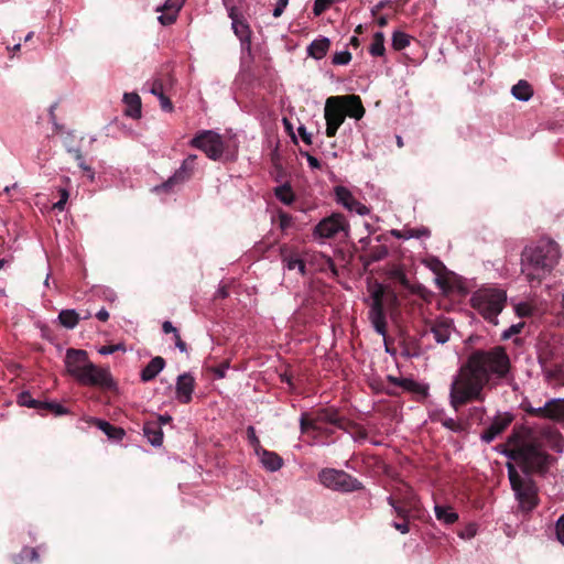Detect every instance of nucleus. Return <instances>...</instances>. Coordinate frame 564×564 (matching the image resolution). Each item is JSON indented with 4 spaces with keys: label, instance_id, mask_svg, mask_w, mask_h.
I'll list each match as a JSON object with an SVG mask.
<instances>
[{
    "label": "nucleus",
    "instance_id": "nucleus-29",
    "mask_svg": "<svg viewBox=\"0 0 564 564\" xmlns=\"http://www.w3.org/2000/svg\"><path fill=\"white\" fill-rule=\"evenodd\" d=\"M434 512L436 519L444 524H453L458 520V513L447 506L435 505Z\"/></svg>",
    "mask_w": 564,
    "mask_h": 564
},
{
    "label": "nucleus",
    "instance_id": "nucleus-35",
    "mask_svg": "<svg viewBox=\"0 0 564 564\" xmlns=\"http://www.w3.org/2000/svg\"><path fill=\"white\" fill-rule=\"evenodd\" d=\"M369 53L372 56H383L386 53L384 47V34L382 32H376L372 37V43L369 47Z\"/></svg>",
    "mask_w": 564,
    "mask_h": 564
},
{
    "label": "nucleus",
    "instance_id": "nucleus-32",
    "mask_svg": "<svg viewBox=\"0 0 564 564\" xmlns=\"http://www.w3.org/2000/svg\"><path fill=\"white\" fill-rule=\"evenodd\" d=\"M514 98L519 100H529L533 95V89L527 80H519L511 89Z\"/></svg>",
    "mask_w": 564,
    "mask_h": 564
},
{
    "label": "nucleus",
    "instance_id": "nucleus-3",
    "mask_svg": "<svg viewBox=\"0 0 564 564\" xmlns=\"http://www.w3.org/2000/svg\"><path fill=\"white\" fill-rule=\"evenodd\" d=\"M300 429L303 435L324 442L333 436L335 429L341 430L355 440L367 438L366 430L354 421L345 417L335 406H322L304 412L300 417Z\"/></svg>",
    "mask_w": 564,
    "mask_h": 564
},
{
    "label": "nucleus",
    "instance_id": "nucleus-4",
    "mask_svg": "<svg viewBox=\"0 0 564 564\" xmlns=\"http://www.w3.org/2000/svg\"><path fill=\"white\" fill-rule=\"evenodd\" d=\"M552 460H507L508 476L519 510L531 512L539 505L534 476L544 477Z\"/></svg>",
    "mask_w": 564,
    "mask_h": 564
},
{
    "label": "nucleus",
    "instance_id": "nucleus-52",
    "mask_svg": "<svg viewBox=\"0 0 564 564\" xmlns=\"http://www.w3.org/2000/svg\"><path fill=\"white\" fill-rule=\"evenodd\" d=\"M177 18V14L172 11H164L163 14H161L158 20L162 25H170L175 22Z\"/></svg>",
    "mask_w": 564,
    "mask_h": 564
},
{
    "label": "nucleus",
    "instance_id": "nucleus-21",
    "mask_svg": "<svg viewBox=\"0 0 564 564\" xmlns=\"http://www.w3.org/2000/svg\"><path fill=\"white\" fill-rule=\"evenodd\" d=\"M144 436L154 445L160 446L163 442V432L159 421H149L143 426Z\"/></svg>",
    "mask_w": 564,
    "mask_h": 564
},
{
    "label": "nucleus",
    "instance_id": "nucleus-55",
    "mask_svg": "<svg viewBox=\"0 0 564 564\" xmlns=\"http://www.w3.org/2000/svg\"><path fill=\"white\" fill-rule=\"evenodd\" d=\"M402 505L406 506L409 509L414 511L416 509V499L412 492L405 495L402 499L399 500Z\"/></svg>",
    "mask_w": 564,
    "mask_h": 564
},
{
    "label": "nucleus",
    "instance_id": "nucleus-64",
    "mask_svg": "<svg viewBox=\"0 0 564 564\" xmlns=\"http://www.w3.org/2000/svg\"><path fill=\"white\" fill-rule=\"evenodd\" d=\"M124 350L123 346L122 345H107V346H102L100 349H99V352L101 355H109V354H113L118 350Z\"/></svg>",
    "mask_w": 564,
    "mask_h": 564
},
{
    "label": "nucleus",
    "instance_id": "nucleus-61",
    "mask_svg": "<svg viewBox=\"0 0 564 564\" xmlns=\"http://www.w3.org/2000/svg\"><path fill=\"white\" fill-rule=\"evenodd\" d=\"M247 440L250 446H259V438L256 435V430L253 426H248L247 429Z\"/></svg>",
    "mask_w": 564,
    "mask_h": 564
},
{
    "label": "nucleus",
    "instance_id": "nucleus-31",
    "mask_svg": "<svg viewBox=\"0 0 564 564\" xmlns=\"http://www.w3.org/2000/svg\"><path fill=\"white\" fill-rule=\"evenodd\" d=\"M79 319L80 316L75 310H62L58 314L61 325L67 329L75 328Z\"/></svg>",
    "mask_w": 564,
    "mask_h": 564
},
{
    "label": "nucleus",
    "instance_id": "nucleus-56",
    "mask_svg": "<svg viewBox=\"0 0 564 564\" xmlns=\"http://www.w3.org/2000/svg\"><path fill=\"white\" fill-rule=\"evenodd\" d=\"M68 199V192L64 188L59 189V199L54 204V208L63 210Z\"/></svg>",
    "mask_w": 564,
    "mask_h": 564
},
{
    "label": "nucleus",
    "instance_id": "nucleus-16",
    "mask_svg": "<svg viewBox=\"0 0 564 564\" xmlns=\"http://www.w3.org/2000/svg\"><path fill=\"white\" fill-rule=\"evenodd\" d=\"M194 389L195 378L191 373L184 372L177 377L175 394L178 402L188 404L192 401Z\"/></svg>",
    "mask_w": 564,
    "mask_h": 564
},
{
    "label": "nucleus",
    "instance_id": "nucleus-60",
    "mask_svg": "<svg viewBox=\"0 0 564 564\" xmlns=\"http://www.w3.org/2000/svg\"><path fill=\"white\" fill-rule=\"evenodd\" d=\"M442 424L446 429L454 432H458L462 430V425L452 417H445L444 420H442Z\"/></svg>",
    "mask_w": 564,
    "mask_h": 564
},
{
    "label": "nucleus",
    "instance_id": "nucleus-19",
    "mask_svg": "<svg viewBox=\"0 0 564 564\" xmlns=\"http://www.w3.org/2000/svg\"><path fill=\"white\" fill-rule=\"evenodd\" d=\"M452 322L443 318L431 324L430 330L438 344H445L451 337Z\"/></svg>",
    "mask_w": 564,
    "mask_h": 564
},
{
    "label": "nucleus",
    "instance_id": "nucleus-44",
    "mask_svg": "<svg viewBox=\"0 0 564 564\" xmlns=\"http://www.w3.org/2000/svg\"><path fill=\"white\" fill-rule=\"evenodd\" d=\"M523 326H524V323H518V324L511 325L508 329H506L501 334V339L502 340L510 339L512 336L519 334L521 332V329L523 328Z\"/></svg>",
    "mask_w": 564,
    "mask_h": 564
},
{
    "label": "nucleus",
    "instance_id": "nucleus-54",
    "mask_svg": "<svg viewBox=\"0 0 564 564\" xmlns=\"http://www.w3.org/2000/svg\"><path fill=\"white\" fill-rule=\"evenodd\" d=\"M477 533V525L475 523H469L466 528L459 532V536L462 539H471Z\"/></svg>",
    "mask_w": 564,
    "mask_h": 564
},
{
    "label": "nucleus",
    "instance_id": "nucleus-1",
    "mask_svg": "<svg viewBox=\"0 0 564 564\" xmlns=\"http://www.w3.org/2000/svg\"><path fill=\"white\" fill-rule=\"evenodd\" d=\"M512 377V364L506 347L475 349L458 368L449 387V403L457 411L485 400L484 389Z\"/></svg>",
    "mask_w": 564,
    "mask_h": 564
},
{
    "label": "nucleus",
    "instance_id": "nucleus-38",
    "mask_svg": "<svg viewBox=\"0 0 564 564\" xmlns=\"http://www.w3.org/2000/svg\"><path fill=\"white\" fill-rule=\"evenodd\" d=\"M17 403L20 406H26L37 410V406L40 405V400L33 399L29 391H22L17 397Z\"/></svg>",
    "mask_w": 564,
    "mask_h": 564
},
{
    "label": "nucleus",
    "instance_id": "nucleus-17",
    "mask_svg": "<svg viewBox=\"0 0 564 564\" xmlns=\"http://www.w3.org/2000/svg\"><path fill=\"white\" fill-rule=\"evenodd\" d=\"M338 99H341V106L346 116L359 120L365 115V107L362 105L361 98L358 95H344L337 96Z\"/></svg>",
    "mask_w": 564,
    "mask_h": 564
},
{
    "label": "nucleus",
    "instance_id": "nucleus-26",
    "mask_svg": "<svg viewBox=\"0 0 564 564\" xmlns=\"http://www.w3.org/2000/svg\"><path fill=\"white\" fill-rule=\"evenodd\" d=\"M189 178H191V175L188 173H186L185 170L180 167L178 170L175 171V173L166 182H164L160 186H156L155 191L156 192H161V191L170 192L173 189V187L175 185L182 184Z\"/></svg>",
    "mask_w": 564,
    "mask_h": 564
},
{
    "label": "nucleus",
    "instance_id": "nucleus-30",
    "mask_svg": "<svg viewBox=\"0 0 564 564\" xmlns=\"http://www.w3.org/2000/svg\"><path fill=\"white\" fill-rule=\"evenodd\" d=\"M96 425L102 431L110 440L119 441L124 436V431L121 427L115 426L107 421L96 420Z\"/></svg>",
    "mask_w": 564,
    "mask_h": 564
},
{
    "label": "nucleus",
    "instance_id": "nucleus-25",
    "mask_svg": "<svg viewBox=\"0 0 564 564\" xmlns=\"http://www.w3.org/2000/svg\"><path fill=\"white\" fill-rule=\"evenodd\" d=\"M228 17L232 21V29H234L235 34L240 40L249 39L251 31H250V28H249L248 23L246 22L243 15L239 11H237L234 14H230Z\"/></svg>",
    "mask_w": 564,
    "mask_h": 564
},
{
    "label": "nucleus",
    "instance_id": "nucleus-57",
    "mask_svg": "<svg viewBox=\"0 0 564 564\" xmlns=\"http://www.w3.org/2000/svg\"><path fill=\"white\" fill-rule=\"evenodd\" d=\"M427 235H430V231L426 228H423V229L412 228V229H406V236H404V239L420 238L422 236H427Z\"/></svg>",
    "mask_w": 564,
    "mask_h": 564
},
{
    "label": "nucleus",
    "instance_id": "nucleus-11",
    "mask_svg": "<svg viewBox=\"0 0 564 564\" xmlns=\"http://www.w3.org/2000/svg\"><path fill=\"white\" fill-rule=\"evenodd\" d=\"M340 101L341 99H338L337 96H330L326 99L324 117L326 120V135L328 138L335 137L337 130L345 121L346 112Z\"/></svg>",
    "mask_w": 564,
    "mask_h": 564
},
{
    "label": "nucleus",
    "instance_id": "nucleus-43",
    "mask_svg": "<svg viewBox=\"0 0 564 564\" xmlns=\"http://www.w3.org/2000/svg\"><path fill=\"white\" fill-rule=\"evenodd\" d=\"M333 3V0H315L313 7V13L315 17H319L324 13Z\"/></svg>",
    "mask_w": 564,
    "mask_h": 564
},
{
    "label": "nucleus",
    "instance_id": "nucleus-24",
    "mask_svg": "<svg viewBox=\"0 0 564 564\" xmlns=\"http://www.w3.org/2000/svg\"><path fill=\"white\" fill-rule=\"evenodd\" d=\"M330 47V41L327 37H319L314 40L307 47L308 56L315 59H322L326 56Z\"/></svg>",
    "mask_w": 564,
    "mask_h": 564
},
{
    "label": "nucleus",
    "instance_id": "nucleus-33",
    "mask_svg": "<svg viewBox=\"0 0 564 564\" xmlns=\"http://www.w3.org/2000/svg\"><path fill=\"white\" fill-rule=\"evenodd\" d=\"M275 197L285 205H291L294 199V193L289 183L282 184L274 189Z\"/></svg>",
    "mask_w": 564,
    "mask_h": 564
},
{
    "label": "nucleus",
    "instance_id": "nucleus-49",
    "mask_svg": "<svg viewBox=\"0 0 564 564\" xmlns=\"http://www.w3.org/2000/svg\"><path fill=\"white\" fill-rule=\"evenodd\" d=\"M524 410L531 416L547 419V411L545 410V404L541 408H533L532 405H529Z\"/></svg>",
    "mask_w": 564,
    "mask_h": 564
},
{
    "label": "nucleus",
    "instance_id": "nucleus-28",
    "mask_svg": "<svg viewBox=\"0 0 564 564\" xmlns=\"http://www.w3.org/2000/svg\"><path fill=\"white\" fill-rule=\"evenodd\" d=\"M547 419L564 421V399H552L545 403Z\"/></svg>",
    "mask_w": 564,
    "mask_h": 564
},
{
    "label": "nucleus",
    "instance_id": "nucleus-42",
    "mask_svg": "<svg viewBox=\"0 0 564 564\" xmlns=\"http://www.w3.org/2000/svg\"><path fill=\"white\" fill-rule=\"evenodd\" d=\"M351 61V54L348 51L337 52L334 54L332 63L334 65H347Z\"/></svg>",
    "mask_w": 564,
    "mask_h": 564
},
{
    "label": "nucleus",
    "instance_id": "nucleus-7",
    "mask_svg": "<svg viewBox=\"0 0 564 564\" xmlns=\"http://www.w3.org/2000/svg\"><path fill=\"white\" fill-rule=\"evenodd\" d=\"M470 303L488 323L498 325V315L506 306L507 293L496 288L479 289L471 295Z\"/></svg>",
    "mask_w": 564,
    "mask_h": 564
},
{
    "label": "nucleus",
    "instance_id": "nucleus-51",
    "mask_svg": "<svg viewBox=\"0 0 564 564\" xmlns=\"http://www.w3.org/2000/svg\"><path fill=\"white\" fill-rule=\"evenodd\" d=\"M254 455L262 456L263 458H281L278 454L268 452L262 448L261 443L259 442V446H251Z\"/></svg>",
    "mask_w": 564,
    "mask_h": 564
},
{
    "label": "nucleus",
    "instance_id": "nucleus-62",
    "mask_svg": "<svg viewBox=\"0 0 564 564\" xmlns=\"http://www.w3.org/2000/svg\"><path fill=\"white\" fill-rule=\"evenodd\" d=\"M301 155L306 158V161H307L310 167L317 169V170L322 167V164L318 161V159H316L315 156L311 155L308 152L301 151Z\"/></svg>",
    "mask_w": 564,
    "mask_h": 564
},
{
    "label": "nucleus",
    "instance_id": "nucleus-6",
    "mask_svg": "<svg viewBox=\"0 0 564 564\" xmlns=\"http://www.w3.org/2000/svg\"><path fill=\"white\" fill-rule=\"evenodd\" d=\"M65 367L80 386L94 387L104 391L116 389V382L107 368L96 366L82 349L69 348L65 356Z\"/></svg>",
    "mask_w": 564,
    "mask_h": 564
},
{
    "label": "nucleus",
    "instance_id": "nucleus-8",
    "mask_svg": "<svg viewBox=\"0 0 564 564\" xmlns=\"http://www.w3.org/2000/svg\"><path fill=\"white\" fill-rule=\"evenodd\" d=\"M321 484L332 490L351 492L361 489V482L338 469L326 468L318 474Z\"/></svg>",
    "mask_w": 564,
    "mask_h": 564
},
{
    "label": "nucleus",
    "instance_id": "nucleus-36",
    "mask_svg": "<svg viewBox=\"0 0 564 564\" xmlns=\"http://www.w3.org/2000/svg\"><path fill=\"white\" fill-rule=\"evenodd\" d=\"M411 43V36L402 31H394L392 34V47L394 51H402Z\"/></svg>",
    "mask_w": 564,
    "mask_h": 564
},
{
    "label": "nucleus",
    "instance_id": "nucleus-5",
    "mask_svg": "<svg viewBox=\"0 0 564 564\" xmlns=\"http://www.w3.org/2000/svg\"><path fill=\"white\" fill-rule=\"evenodd\" d=\"M560 259L556 241L541 238L521 252V273L531 286H539L553 271Z\"/></svg>",
    "mask_w": 564,
    "mask_h": 564
},
{
    "label": "nucleus",
    "instance_id": "nucleus-27",
    "mask_svg": "<svg viewBox=\"0 0 564 564\" xmlns=\"http://www.w3.org/2000/svg\"><path fill=\"white\" fill-rule=\"evenodd\" d=\"M282 261L284 267L289 270L297 269L302 275L306 274V265L305 262L299 258L295 252H286L282 250Z\"/></svg>",
    "mask_w": 564,
    "mask_h": 564
},
{
    "label": "nucleus",
    "instance_id": "nucleus-48",
    "mask_svg": "<svg viewBox=\"0 0 564 564\" xmlns=\"http://www.w3.org/2000/svg\"><path fill=\"white\" fill-rule=\"evenodd\" d=\"M260 462H261L262 467L265 470L271 471V473H274V471L281 469L283 466V460H260Z\"/></svg>",
    "mask_w": 564,
    "mask_h": 564
},
{
    "label": "nucleus",
    "instance_id": "nucleus-15",
    "mask_svg": "<svg viewBox=\"0 0 564 564\" xmlns=\"http://www.w3.org/2000/svg\"><path fill=\"white\" fill-rule=\"evenodd\" d=\"M335 197L337 203L341 204L349 212H356L359 215H366L369 213V209L358 202L351 192L345 186L335 187Z\"/></svg>",
    "mask_w": 564,
    "mask_h": 564
},
{
    "label": "nucleus",
    "instance_id": "nucleus-34",
    "mask_svg": "<svg viewBox=\"0 0 564 564\" xmlns=\"http://www.w3.org/2000/svg\"><path fill=\"white\" fill-rule=\"evenodd\" d=\"M389 253V250L387 246L384 245H378L373 246L369 249V252L367 254V259L365 260V264L369 265L372 262L380 261L384 259Z\"/></svg>",
    "mask_w": 564,
    "mask_h": 564
},
{
    "label": "nucleus",
    "instance_id": "nucleus-20",
    "mask_svg": "<svg viewBox=\"0 0 564 564\" xmlns=\"http://www.w3.org/2000/svg\"><path fill=\"white\" fill-rule=\"evenodd\" d=\"M165 367V360L161 356L152 358L142 369L140 377L143 382L153 380Z\"/></svg>",
    "mask_w": 564,
    "mask_h": 564
},
{
    "label": "nucleus",
    "instance_id": "nucleus-12",
    "mask_svg": "<svg viewBox=\"0 0 564 564\" xmlns=\"http://www.w3.org/2000/svg\"><path fill=\"white\" fill-rule=\"evenodd\" d=\"M349 225L344 215L334 213L322 219L314 229V235L321 238H333L340 231H347Z\"/></svg>",
    "mask_w": 564,
    "mask_h": 564
},
{
    "label": "nucleus",
    "instance_id": "nucleus-40",
    "mask_svg": "<svg viewBox=\"0 0 564 564\" xmlns=\"http://www.w3.org/2000/svg\"><path fill=\"white\" fill-rule=\"evenodd\" d=\"M69 153L73 154L74 159L76 160L77 162V165L84 171V172H87L89 174V177L90 180H94V171L93 169L90 167V165H87L84 158H83V154L80 152V150L78 149H69L68 150Z\"/></svg>",
    "mask_w": 564,
    "mask_h": 564
},
{
    "label": "nucleus",
    "instance_id": "nucleus-50",
    "mask_svg": "<svg viewBox=\"0 0 564 564\" xmlns=\"http://www.w3.org/2000/svg\"><path fill=\"white\" fill-rule=\"evenodd\" d=\"M556 539L564 545V513L557 519L555 523Z\"/></svg>",
    "mask_w": 564,
    "mask_h": 564
},
{
    "label": "nucleus",
    "instance_id": "nucleus-45",
    "mask_svg": "<svg viewBox=\"0 0 564 564\" xmlns=\"http://www.w3.org/2000/svg\"><path fill=\"white\" fill-rule=\"evenodd\" d=\"M150 91H151V94H153L156 97L164 95L165 90H164L163 78H155L151 84Z\"/></svg>",
    "mask_w": 564,
    "mask_h": 564
},
{
    "label": "nucleus",
    "instance_id": "nucleus-18",
    "mask_svg": "<svg viewBox=\"0 0 564 564\" xmlns=\"http://www.w3.org/2000/svg\"><path fill=\"white\" fill-rule=\"evenodd\" d=\"M387 380L393 386L400 387L405 391L419 394L423 398L427 395V387L414 381L413 379L388 376Z\"/></svg>",
    "mask_w": 564,
    "mask_h": 564
},
{
    "label": "nucleus",
    "instance_id": "nucleus-53",
    "mask_svg": "<svg viewBox=\"0 0 564 564\" xmlns=\"http://www.w3.org/2000/svg\"><path fill=\"white\" fill-rule=\"evenodd\" d=\"M229 368V361L226 360L219 366L212 367L210 370L215 373L218 379H223L226 376V371Z\"/></svg>",
    "mask_w": 564,
    "mask_h": 564
},
{
    "label": "nucleus",
    "instance_id": "nucleus-10",
    "mask_svg": "<svg viewBox=\"0 0 564 564\" xmlns=\"http://www.w3.org/2000/svg\"><path fill=\"white\" fill-rule=\"evenodd\" d=\"M384 285L377 284L371 293L372 303L369 310V319L375 330L386 338L387 336V318L386 308L383 306Z\"/></svg>",
    "mask_w": 564,
    "mask_h": 564
},
{
    "label": "nucleus",
    "instance_id": "nucleus-2",
    "mask_svg": "<svg viewBox=\"0 0 564 564\" xmlns=\"http://www.w3.org/2000/svg\"><path fill=\"white\" fill-rule=\"evenodd\" d=\"M543 447L561 453L564 448V438L554 429L539 432L527 425H516L506 442L496 448L507 458H552L543 453Z\"/></svg>",
    "mask_w": 564,
    "mask_h": 564
},
{
    "label": "nucleus",
    "instance_id": "nucleus-39",
    "mask_svg": "<svg viewBox=\"0 0 564 564\" xmlns=\"http://www.w3.org/2000/svg\"><path fill=\"white\" fill-rule=\"evenodd\" d=\"M388 503L393 508L395 514L403 520H406L412 511L400 501H397L392 496L388 497Z\"/></svg>",
    "mask_w": 564,
    "mask_h": 564
},
{
    "label": "nucleus",
    "instance_id": "nucleus-14",
    "mask_svg": "<svg viewBox=\"0 0 564 564\" xmlns=\"http://www.w3.org/2000/svg\"><path fill=\"white\" fill-rule=\"evenodd\" d=\"M387 279L394 285H399L401 291H405L412 294L420 293L421 285L413 284L406 276L403 265L391 264L386 271Z\"/></svg>",
    "mask_w": 564,
    "mask_h": 564
},
{
    "label": "nucleus",
    "instance_id": "nucleus-41",
    "mask_svg": "<svg viewBox=\"0 0 564 564\" xmlns=\"http://www.w3.org/2000/svg\"><path fill=\"white\" fill-rule=\"evenodd\" d=\"M387 304L391 310H394L399 305V300L395 291H388L384 286L383 305Z\"/></svg>",
    "mask_w": 564,
    "mask_h": 564
},
{
    "label": "nucleus",
    "instance_id": "nucleus-63",
    "mask_svg": "<svg viewBox=\"0 0 564 564\" xmlns=\"http://www.w3.org/2000/svg\"><path fill=\"white\" fill-rule=\"evenodd\" d=\"M158 98L160 100L162 110L169 111V112L173 110V104H172L171 99L165 94Z\"/></svg>",
    "mask_w": 564,
    "mask_h": 564
},
{
    "label": "nucleus",
    "instance_id": "nucleus-46",
    "mask_svg": "<svg viewBox=\"0 0 564 564\" xmlns=\"http://www.w3.org/2000/svg\"><path fill=\"white\" fill-rule=\"evenodd\" d=\"M197 155L191 154L188 155L182 163L181 167L185 170L186 173H188L191 176L193 175L194 169H195V162H196Z\"/></svg>",
    "mask_w": 564,
    "mask_h": 564
},
{
    "label": "nucleus",
    "instance_id": "nucleus-58",
    "mask_svg": "<svg viewBox=\"0 0 564 564\" xmlns=\"http://www.w3.org/2000/svg\"><path fill=\"white\" fill-rule=\"evenodd\" d=\"M292 216L284 213V212H280L279 213V221H280V227L282 230H285L286 228H289L292 224Z\"/></svg>",
    "mask_w": 564,
    "mask_h": 564
},
{
    "label": "nucleus",
    "instance_id": "nucleus-9",
    "mask_svg": "<svg viewBox=\"0 0 564 564\" xmlns=\"http://www.w3.org/2000/svg\"><path fill=\"white\" fill-rule=\"evenodd\" d=\"M191 147L203 151L210 160H218L225 151V143L220 134L213 130L198 132L189 142Z\"/></svg>",
    "mask_w": 564,
    "mask_h": 564
},
{
    "label": "nucleus",
    "instance_id": "nucleus-23",
    "mask_svg": "<svg viewBox=\"0 0 564 564\" xmlns=\"http://www.w3.org/2000/svg\"><path fill=\"white\" fill-rule=\"evenodd\" d=\"M549 359L550 356L546 352L539 355V361L545 371L546 378L557 384L564 386V367L556 365L553 369H546L545 364L549 361Z\"/></svg>",
    "mask_w": 564,
    "mask_h": 564
},
{
    "label": "nucleus",
    "instance_id": "nucleus-22",
    "mask_svg": "<svg viewBox=\"0 0 564 564\" xmlns=\"http://www.w3.org/2000/svg\"><path fill=\"white\" fill-rule=\"evenodd\" d=\"M123 101L126 104V116L139 119L141 117V98L135 93H126L123 95Z\"/></svg>",
    "mask_w": 564,
    "mask_h": 564
},
{
    "label": "nucleus",
    "instance_id": "nucleus-59",
    "mask_svg": "<svg viewBox=\"0 0 564 564\" xmlns=\"http://www.w3.org/2000/svg\"><path fill=\"white\" fill-rule=\"evenodd\" d=\"M54 403L55 402H53V401H40V405L37 406V412L42 415L52 413Z\"/></svg>",
    "mask_w": 564,
    "mask_h": 564
},
{
    "label": "nucleus",
    "instance_id": "nucleus-47",
    "mask_svg": "<svg viewBox=\"0 0 564 564\" xmlns=\"http://www.w3.org/2000/svg\"><path fill=\"white\" fill-rule=\"evenodd\" d=\"M182 7H183L182 3L177 0H166L164 6L158 10L159 11L160 10L161 11H172L177 14Z\"/></svg>",
    "mask_w": 564,
    "mask_h": 564
},
{
    "label": "nucleus",
    "instance_id": "nucleus-37",
    "mask_svg": "<svg viewBox=\"0 0 564 564\" xmlns=\"http://www.w3.org/2000/svg\"><path fill=\"white\" fill-rule=\"evenodd\" d=\"M39 560V554L36 549L24 547L19 555L14 557L15 564H28V562H33Z\"/></svg>",
    "mask_w": 564,
    "mask_h": 564
},
{
    "label": "nucleus",
    "instance_id": "nucleus-13",
    "mask_svg": "<svg viewBox=\"0 0 564 564\" xmlns=\"http://www.w3.org/2000/svg\"><path fill=\"white\" fill-rule=\"evenodd\" d=\"M513 420L514 415L510 412L498 413L489 425L482 430L480 434L481 441L491 443L511 425Z\"/></svg>",
    "mask_w": 564,
    "mask_h": 564
}]
</instances>
